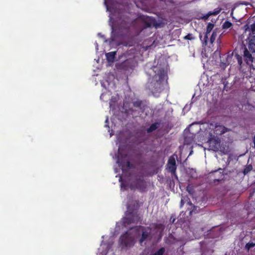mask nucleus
<instances>
[{
  "instance_id": "nucleus-30",
  "label": "nucleus",
  "mask_w": 255,
  "mask_h": 255,
  "mask_svg": "<svg viewBox=\"0 0 255 255\" xmlns=\"http://www.w3.org/2000/svg\"><path fill=\"white\" fill-rule=\"evenodd\" d=\"M183 203H184L183 200L182 199H181V206H183Z\"/></svg>"
},
{
  "instance_id": "nucleus-19",
  "label": "nucleus",
  "mask_w": 255,
  "mask_h": 255,
  "mask_svg": "<svg viewBox=\"0 0 255 255\" xmlns=\"http://www.w3.org/2000/svg\"><path fill=\"white\" fill-rule=\"evenodd\" d=\"M165 252V249L164 248H161L155 253L150 254V255H163Z\"/></svg>"
},
{
  "instance_id": "nucleus-6",
  "label": "nucleus",
  "mask_w": 255,
  "mask_h": 255,
  "mask_svg": "<svg viewBox=\"0 0 255 255\" xmlns=\"http://www.w3.org/2000/svg\"><path fill=\"white\" fill-rule=\"evenodd\" d=\"M166 166L168 171L177 178L176 172L177 166L175 159L173 156H171L169 158Z\"/></svg>"
},
{
  "instance_id": "nucleus-31",
  "label": "nucleus",
  "mask_w": 255,
  "mask_h": 255,
  "mask_svg": "<svg viewBox=\"0 0 255 255\" xmlns=\"http://www.w3.org/2000/svg\"><path fill=\"white\" fill-rule=\"evenodd\" d=\"M187 190L189 193H190V190H189V187H187Z\"/></svg>"
},
{
  "instance_id": "nucleus-16",
  "label": "nucleus",
  "mask_w": 255,
  "mask_h": 255,
  "mask_svg": "<svg viewBox=\"0 0 255 255\" xmlns=\"http://www.w3.org/2000/svg\"><path fill=\"white\" fill-rule=\"evenodd\" d=\"M218 31V30L217 29H215L213 30L210 39V43L211 44H213V42L215 41L216 38L217 36Z\"/></svg>"
},
{
  "instance_id": "nucleus-27",
  "label": "nucleus",
  "mask_w": 255,
  "mask_h": 255,
  "mask_svg": "<svg viewBox=\"0 0 255 255\" xmlns=\"http://www.w3.org/2000/svg\"><path fill=\"white\" fill-rule=\"evenodd\" d=\"M253 142L254 143V147L255 148V136L253 138Z\"/></svg>"
},
{
  "instance_id": "nucleus-7",
  "label": "nucleus",
  "mask_w": 255,
  "mask_h": 255,
  "mask_svg": "<svg viewBox=\"0 0 255 255\" xmlns=\"http://www.w3.org/2000/svg\"><path fill=\"white\" fill-rule=\"evenodd\" d=\"M139 220V217L136 213H130L126 218L124 219V223L125 224H130L131 223H136Z\"/></svg>"
},
{
  "instance_id": "nucleus-23",
  "label": "nucleus",
  "mask_w": 255,
  "mask_h": 255,
  "mask_svg": "<svg viewBox=\"0 0 255 255\" xmlns=\"http://www.w3.org/2000/svg\"><path fill=\"white\" fill-rule=\"evenodd\" d=\"M195 38L193 36L192 34H191V33H189L187 35H186L184 37V39H186V40H193Z\"/></svg>"
},
{
  "instance_id": "nucleus-33",
  "label": "nucleus",
  "mask_w": 255,
  "mask_h": 255,
  "mask_svg": "<svg viewBox=\"0 0 255 255\" xmlns=\"http://www.w3.org/2000/svg\"><path fill=\"white\" fill-rule=\"evenodd\" d=\"M192 211L190 212V214H191Z\"/></svg>"
},
{
  "instance_id": "nucleus-25",
  "label": "nucleus",
  "mask_w": 255,
  "mask_h": 255,
  "mask_svg": "<svg viewBox=\"0 0 255 255\" xmlns=\"http://www.w3.org/2000/svg\"><path fill=\"white\" fill-rule=\"evenodd\" d=\"M208 34H207V33H205V34L204 35V43H205V45H206L207 44L208 39Z\"/></svg>"
},
{
  "instance_id": "nucleus-22",
  "label": "nucleus",
  "mask_w": 255,
  "mask_h": 255,
  "mask_svg": "<svg viewBox=\"0 0 255 255\" xmlns=\"http://www.w3.org/2000/svg\"><path fill=\"white\" fill-rule=\"evenodd\" d=\"M255 246V244L253 243H248L246 244L245 246V248L248 250L249 251L250 249L254 247Z\"/></svg>"
},
{
  "instance_id": "nucleus-26",
  "label": "nucleus",
  "mask_w": 255,
  "mask_h": 255,
  "mask_svg": "<svg viewBox=\"0 0 255 255\" xmlns=\"http://www.w3.org/2000/svg\"><path fill=\"white\" fill-rule=\"evenodd\" d=\"M208 142L210 144H211L212 142H216V140H213L212 138H210V139L208 140Z\"/></svg>"
},
{
  "instance_id": "nucleus-5",
  "label": "nucleus",
  "mask_w": 255,
  "mask_h": 255,
  "mask_svg": "<svg viewBox=\"0 0 255 255\" xmlns=\"http://www.w3.org/2000/svg\"><path fill=\"white\" fill-rule=\"evenodd\" d=\"M139 229H141L142 230L141 236L139 240V242L141 244L144 241H145L149 237L150 232V229L149 227H147V229L142 226H135L130 229V230L135 229L136 231H138Z\"/></svg>"
},
{
  "instance_id": "nucleus-10",
  "label": "nucleus",
  "mask_w": 255,
  "mask_h": 255,
  "mask_svg": "<svg viewBox=\"0 0 255 255\" xmlns=\"http://www.w3.org/2000/svg\"><path fill=\"white\" fill-rule=\"evenodd\" d=\"M135 186L139 191L142 192L145 191L146 185L142 178H138L136 179Z\"/></svg>"
},
{
  "instance_id": "nucleus-17",
  "label": "nucleus",
  "mask_w": 255,
  "mask_h": 255,
  "mask_svg": "<svg viewBox=\"0 0 255 255\" xmlns=\"http://www.w3.org/2000/svg\"><path fill=\"white\" fill-rule=\"evenodd\" d=\"M232 26V23L228 20L225 21L223 25H222V28L223 29H228L230 27H231Z\"/></svg>"
},
{
  "instance_id": "nucleus-14",
  "label": "nucleus",
  "mask_w": 255,
  "mask_h": 255,
  "mask_svg": "<svg viewBox=\"0 0 255 255\" xmlns=\"http://www.w3.org/2000/svg\"><path fill=\"white\" fill-rule=\"evenodd\" d=\"M220 9H215L214 11L213 12L210 11L207 14L203 16V19L204 20H206L211 15H216L220 13Z\"/></svg>"
},
{
  "instance_id": "nucleus-28",
  "label": "nucleus",
  "mask_w": 255,
  "mask_h": 255,
  "mask_svg": "<svg viewBox=\"0 0 255 255\" xmlns=\"http://www.w3.org/2000/svg\"><path fill=\"white\" fill-rule=\"evenodd\" d=\"M187 204H189L190 206H193V204H192V203H191V202L190 201L188 202Z\"/></svg>"
},
{
  "instance_id": "nucleus-13",
  "label": "nucleus",
  "mask_w": 255,
  "mask_h": 255,
  "mask_svg": "<svg viewBox=\"0 0 255 255\" xmlns=\"http://www.w3.org/2000/svg\"><path fill=\"white\" fill-rule=\"evenodd\" d=\"M144 28L151 27L155 25V20L150 18H146L144 21Z\"/></svg>"
},
{
  "instance_id": "nucleus-3",
  "label": "nucleus",
  "mask_w": 255,
  "mask_h": 255,
  "mask_svg": "<svg viewBox=\"0 0 255 255\" xmlns=\"http://www.w3.org/2000/svg\"><path fill=\"white\" fill-rule=\"evenodd\" d=\"M135 243V239L130 230L122 235L119 239V244L123 248H131Z\"/></svg>"
},
{
  "instance_id": "nucleus-18",
  "label": "nucleus",
  "mask_w": 255,
  "mask_h": 255,
  "mask_svg": "<svg viewBox=\"0 0 255 255\" xmlns=\"http://www.w3.org/2000/svg\"><path fill=\"white\" fill-rule=\"evenodd\" d=\"M214 27V24L211 22H209L207 25L206 33H207V34L210 33L213 30Z\"/></svg>"
},
{
  "instance_id": "nucleus-11",
  "label": "nucleus",
  "mask_w": 255,
  "mask_h": 255,
  "mask_svg": "<svg viewBox=\"0 0 255 255\" xmlns=\"http://www.w3.org/2000/svg\"><path fill=\"white\" fill-rule=\"evenodd\" d=\"M227 131V128L222 125L216 124L214 129V133L217 135H221Z\"/></svg>"
},
{
  "instance_id": "nucleus-4",
  "label": "nucleus",
  "mask_w": 255,
  "mask_h": 255,
  "mask_svg": "<svg viewBox=\"0 0 255 255\" xmlns=\"http://www.w3.org/2000/svg\"><path fill=\"white\" fill-rule=\"evenodd\" d=\"M137 62L134 58H130L122 62L119 66V68L124 70H129L136 65Z\"/></svg>"
},
{
  "instance_id": "nucleus-9",
  "label": "nucleus",
  "mask_w": 255,
  "mask_h": 255,
  "mask_svg": "<svg viewBox=\"0 0 255 255\" xmlns=\"http://www.w3.org/2000/svg\"><path fill=\"white\" fill-rule=\"evenodd\" d=\"M248 41L247 42L248 49L252 53H255V35H250L248 38Z\"/></svg>"
},
{
  "instance_id": "nucleus-20",
  "label": "nucleus",
  "mask_w": 255,
  "mask_h": 255,
  "mask_svg": "<svg viewBox=\"0 0 255 255\" xmlns=\"http://www.w3.org/2000/svg\"><path fill=\"white\" fill-rule=\"evenodd\" d=\"M142 102L141 101L137 100L133 103V106L135 108H141Z\"/></svg>"
},
{
  "instance_id": "nucleus-12",
  "label": "nucleus",
  "mask_w": 255,
  "mask_h": 255,
  "mask_svg": "<svg viewBox=\"0 0 255 255\" xmlns=\"http://www.w3.org/2000/svg\"><path fill=\"white\" fill-rule=\"evenodd\" d=\"M117 51L108 52L106 54V59L109 62H113L115 61Z\"/></svg>"
},
{
  "instance_id": "nucleus-15",
  "label": "nucleus",
  "mask_w": 255,
  "mask_h": 255,
  "mask_svg": "<svg viewBox=\"0 0 255 255\" xmlns=\"http://www.w3.org/2000/svg\"><path fill=\"white\" fill-rule=\"evenodd\" d=\"M159 124L157 123H155L151 125V126L147 128V132L148 133L151 132L154 130H155L158 127Z\"/></svg>"
},
{
  "instance_id": "nucleus-21",
  "label": "nucleus",
  "mask_w": 255,
  "mask_h": 255,
  "mask_svg": "<svg viewBox=\"0 0 255 255\" xmlns=\"http://www.w3.org/2000/svg\"><path fill=\"white\" fill-rule=\"evenodd\" d=\"M253 169V167L251 165H248L245 167L244 170V174L245 175L248 174L249 172H250Z\"/></svg>"
},
{
  "instance_id": "nucleus-24",
  "label": "nucleus",
  "mask_w": 255,
  "mask_h": 255,
  "mask_svg": "<svg viewBox=\"0 0 255 255\" xmlns=\"http://www.w3.org/2000/svg\"><path fill=\"white\" fill-rule=\"evenodd\" d=\"M251 30L253 34H255V22L251 25Z\"/></svg>"
},
{
  "instance_id": "nucleus-29",
  "label": "nucleus",
  "mask_w": 255,
  "mask_h": 255,
  "mask_svg": "<svg viewBox=\"0 0 255 255\" xmlns=\"http://www.w3.org/2000/svg\"><path fill=\"white\" fill-rule=\"evenodd\" d=\"M223 176H224V175L223 174H221V180L223 179ZM216 180H217V181H220V179H216Z\"/></svg>"
},
{
  "instance_id": "nucleus-32",
  "label": "nucleus",
  "mask_w": 255,
  "mask_h": 255,
  "mask_svg": "<svg viewBox=\"0 0 255 255\" xmlns=\"http://www.w3.org/2000/svg\"><path fill=\"white\" fill-rule=\"evenodd\" d=\"M108 120L107 119L106 121V123H108Z\"/></svg>"
},
{
  "instance_id": "nucleus-8",
  "label": "nucleus",
  "mask_w": 255,
  "mask_h": 255,
  "mask_svg": "<svg viewBox=\"0 0 255 255\" xmlns=\"http://www.w3.org/2000/svg\"><path fill=\"white\" fill-rule=\"evenodd\" d=\"M118 163L119 166L121 167L123 170H126V168L130 169L133 167V165L130 163L129 161H125V159L119 157Z\"/></svg>"
},
{
  "instance_id": "nucleus-2",
  "label": "nucleus",
  "mask_w": 255,
  "mask_h": 255,
  "mask_svg": "<svg viewBox=\"0 0 255 255\" xmlns=\"http://www.w3.org/2000/svg\"><path fill=\"white\" fill-rule=\"evenodd\" d=\"M166 76L167 75L164 70L160 69L151 79L150 82L147 84V88L154 96L161 92L162 88V83Z\"/></svg>"
},
{
  "instance_id": "nucleus-1",
  "label": "nucleus",
  "mask_w": 255,
  "mask_h": 255,
  "mask_svg": "<svg viewBox=\"0 0 255 255\" xmlns=\"http://www.w3.org/2000/svg\"><path fill=\"white\" fill-rule=\"evenodd\" d=\"M235 58L237 60L240 71L245 73L244 66H248L249 69H254L253 62L255 60V57L252 55V52L245 47L243 50V54L240 55L235 53Z\"/></svg>"
}]
</instances>
